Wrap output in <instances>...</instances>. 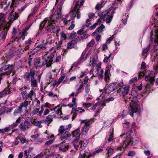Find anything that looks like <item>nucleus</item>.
<instances>
[{
    "label": "nucleus",
    "mask_w": 158,
    "mask_h": 158,
    "mask_svg": "<svg viewBox=\"0 0 158 158\" xmlns=\"http://www.w3.org/2000/svg\"><path fill=\"white\" fill-rule=\"evenodd\" d=\"M115 8L111 7L108 10L104 11H99L98 16L101 19L105 20L106 23H110L113 17L114 14L115 13Z\"/></svg>",
    "instance_id": "obj_1"
},
{
    "label": "nucleus",
    "mask_w": 158,
    "mask_h": 158,
    "mask_svg": "<svg viewBox=\"0 0 158 158\" xmlns=\"http://www.w3.org/2000/svg\"><path fill=\"white\" fill-rule=\"evenodd\" d=\"M129 100H131V102L130 103V108L129 110V113L132 117H133V113H135L137 111L139 114L140 112V109H138V106L137 104V100L136 97H134V99H132V97H130L129 98Z\"/></svg>",
    "instance_id": "obj_2"
},
{
    "label": "nucleus",
    "mask_w": 158,
    "mask_h": 158,
    "mask_svg": "<svg viewBox=\"0 0 158 158\" xmlns=\"http://www.w3.org/2000/svg\"><path fill=\"white\" fill-rule=\"evenodd\" d=\"M32 119L28 117L23 122L21 123L19 125V127L20 130L25 132L32 125Z\"/></svg>",
    "instance_id": "obj_3"
},
{
    "label": "nucleus",
    "mask_w": 158,
    "mask_h": 158,
    "mask_svg": "<svg viewBox=\"0 0 158 158\" xmlns=\"http://www.w3.org/2000/svg\"><path fill=\"white\" fill-rule=\"evenodd\" d=\"M52 15L49 18H46L41 23L40 25L39 30H41L44 27L46 28L48 26H50L51 24H55L57 22V20L59 19L55 18L53 21L52 19Z\"/></svg>",
    "instance_id": "obj_4"
},
{
    "label": "nucleus",
    "mask_w": 158,
    "mask_h": 158,
    "mask_svg": "<svg viewBox=\"0 0 158 158\" xmlns=\"http://www.w3.org/2000/svg\"><path fill=\"white\" fill-rule=\"evenodd\" d=\"M145 74L144 72H140L139 73V77H144V75H145V80L148 81L151 84H153L155 81L154 77L151 76L153 73L152 71L148 70L146 72V70H145Z\"/></svg>",
    "instance_id": "obj_5"
},
{
    "label": "nucleus",
    "mask_w": 158,
    "mask_h": 158,
    "mask_svg": "<svg viewBox=\"0 0 158 158\" xmlns=\"http://www.w3.org/2000/svg\"><path fill=\"white\" fill-rule=\"evenodd\" d=\"M94 122V119H85L82 120L81 124L85 123V125L81 129V133L82 135H86L88 132L89 128L90 127V125Z\"/></svg>",
    "instance_id": "obj_6"
},
{
    "label": "nucleus",
    "mask_w": 158,
    "mask_h": 158,
    "mask_svg": "<svg viewBox=\"0 0 158 158\" xmlns=\"http://www.w3.org/2000/svg\"><path fill=\"white\" fill-rule=\"evenodd\" d=\"M48 60H46L43 58L42 60L41 61L38 58H35L34 60V64L36 68L38 67H42L46 66V67H48L47 65V62L49 61Z\"/></svg>",
    "instance_id": "obj_7"
},
{
    "label": "nucleus",
    "mask_w": 158,
    "mask_h": 158,
    "mask_svg": "<svg viewBox=\"0 0 158 158\" xmlns=\"http://www.w3.org/2000/svg\"><path fill=\"white\" fill-rule=\"evenodd\" d=\"M63 4V1H61L58 5L57 9L54 12L53 15H52V19L53 21H54V19L55 18L59 19L60 18L61 16V10Z\"/></svg>",
    "instance_id": "obj_8"
},
{
    "label": "nucleus",
    "mask_w": 158,
    "mask_h": 158,
    "mask_svg": "<svg viewBox=\"0 0 158 158\" xmlns=\"http://www.w3.org/2000/svg\"><path fill=\"white\" fill-rule=\"evenodd\" d=\"M49 51H53V52L51 53L49 56L47 57V58H44L45 59L48 60H50L49 61L47 62V65L49 67L51 66L52 63L53 61L54 58H55V56H56L55 48H52L50 49Z\"/></svg>",
    "instance_id": "obj_9"
},
{
    "label": "nucleus",
    "mask_w": 158,
    "mask_h": 158,
    "mask_svg": "<svg viewBox=\"0 0 158 158\" xmlns=\"http://www.w3.org/2000/svg\"><path fill=\"white\" fill-rule=\"evenodd\" d=\"M35 75V71L33 69H30L29 72H26L23 76L26 80L29 81L34 78Z\"/></svg>",
    "instance_id": "obj_10"
},
{
    "label": "nucleus",
    "mask_w": 158,
    "mask_h": 158,
    "mask_svg": "<svg viewBox=\"0 0 158 158\" xmlns=\"http://www.w3.org/2000/svg\"><path fill=\"white\" fill-rule=\"evenodd\" d=\"M129 90V86L127 85H124L121 88H120L118 90V92L120 95L124 96L128 94Z\"/></svg>",
    "instance_id": "obj_11"
},
{
    "label": "nucleus",
    "mask_w": 158,
    "mask_h": 158,
    "mask_svg": "<svg viewBox=\"0 0 158 158\" xmlns=\"http://www.w3.org/2000/svg\"><path fill=\"white\" fill-rule=\"evenodd\" d=\"M30 27H27L24 29H23L22 31L19 32L18 35L17 37L19 40L22 39L24 40L25 38V36L27 34V31L29 29Z\"/></svg>",
    "instance_id": "obj_12"
},
{
    "label": "nucleus",
    "mask_w": 158,
    "mask_h": 158,
    "mask_svg": "<svg viewBox=\"0 0 158 158\" xmlns=\"http://www.w3.org/2000/svg\"><path fill=\"white\" fill-rule=\"evenodd\" d=\"M53 24H51L50 26H48L47 27H46V30L48 32L55 33L59 31V27L58 26Z\"/></svg>",
    "instance_id": "obj_13"
},
{
    "label": "nucleus",
    "mask_w": 158,
    "mask_h": 158,
    "mask_svg": "<svg viewBox=\"0 0 158 158\" xmlns=\"http://www.w3.org/2000/svg\"><path fill=\"white\" fill-rule=\"evenodd\" d=\"M80 128H78L73 132V137H76V138L73 141V143H77L78 140L79 139V138H80Z\"/></svg>",
    "instance_id": "obj_14"
},
{
    "label": "nucleus",
    "mask_w": 158,
    "mask_h": 158,
    "mask_svg": "<svg viewBox=\"0 0 158 158\" xmlns=\"http://www.w3.org/2000/svg\"><path fill=\"white\" fill-rule=\"evenodd\" d=\"M71 127V125L70 124H69L66 128H65L63 126H60L58 130L59 135L64 134L70 130Z\"/></svg>",
    "instance_id": "obj_15"
},
{
    "label": "nucleus",
    "mask_w": 158,
    "mask_h": 158,
    "mask_svg": "<svg viewBox=\"0 0 158 158\" xmlns=\"http://www.w3.org/2000/svg\"><path fill=\"white\" fill-rule=\"evenodd\" d=\"M18 17V14L13 11L9 14L8 19L10 22L11 23L14 20L17 19Z\"/></svg>",
    "instance_id": "obj_16"
},
{
    "label": "nucleus",
    "mask_w": 158,
    "mask_h": 158,
    "mask_svg": "<svg viewBox=\"0 0 158 158\" xmlns=\"http://www.w3.org/2000/svg\"><path fill=\"white\" fill-rule=\"evenodd\" d=\"M133 133V131L132 130H130L127 132L126 134H124L122 135H121L120 138L117 140V142H119L123 138L126 139H128L130 138L131 136V134Z\"/></svg>",
    "instance_id": "obj_17"
},
{
    "label": "nucleus",
    "mask_w": 158,
    "mask_h": 158,
    "mask_svg": "<svg viewBox=\"0 0 158 158\" xmlns=\"http://www.w3.org/2000/svg\"><path fill=\"white\" fill-rule=\"evenodd\" d=\"M79 2H77L76 3L73 10L74 11L70 15V19H71V20L74 19L76 17L77 14L78 13V11L79 9Z\"/></svg>",
    "instance_id": "obj_18"
},
{
    "label": "nucleus",
    "mask_w": 158,
    "mask_h": 158,
    "mask_svg": "<svg viewBox=\"0 0 158 158\" xmlns=\"http://www.w3.org/2000/svg\"><path fill=\"white\" fill-rule=\"evenodd\" d=\"M62 106H66L64 104H59L55 108L50 109L51 110H54L56 112V114L59 116L61 115L62 114L61 108Z\"/></svg>",
    "instance_id": "obj_19"
},
{
    "label": "nucleus",
    "mask_w": 158,
    "mask_h": 158,
    "mask_svg": "<svg viewBox=\"0 0 158 158\" xmlns=\"http://www.w3.org/2000/svg\"><path fill=\"white\" fill-rule=\"evenodd\" d=\"M117 82L110 84L106 89V92L108 93H110L114 90L116 89H117Z\"/></svg>",
    "instance_id": "obj_20"
},
{
    "label": "nucleus",
    "mask_w": 158,
    "mask_h": 158,
    "mask_svg": "<svg viewBox=\"0 0 158 158\" xmlns=\"http://www.w3.org/2000/svg\"><path fill=\"white\" fill-rule=\"evenodd\" d=\"M48 43V41L47 40H46L45 42L44 41L43 43L38 45L37 47L35 48V49L37 51L44 50L47 48V45Z\"/></svg>",
    "instance_id": "obj_21"
},
{
    "label": "nucleus",
    "mask_w": 158,
    "mask_h": 158,
    "mask_svg": "<svg viewBox=\"0 0 158 158\" xmlns=\"http://www.w3.org/2000/svg\"><path fill=\"white\" fill-rule=\"evenodd\" d=\"M10 89L8 88H6L2 92H0V98L10 93Z\"/></svg>",
    "instance_id": "obj_22"
},
{
    "label": "nucleus",
    "mask_w": 158,
    "mask_h": 158,
    "mask_svg": "<svg viewBox=\"0 0 158 158\" xmlns=\"http://www.w3.org/2000/svg\"><path fill=\"white\" fill-rule=\"evenodd\" d=\"M105 28V26L102 24L95 30V31L92 33V35L93 36H95L96 34H97L98 33L101 32L102 31V30Z\"/></svg>",
    "instance_id": "obj_23"
},
{
    "label": "nucleus",
    "mask_w": 158,
    "mask_h": 158,
    "mask_svg": "<svg viewBox=\"0 0 158 158\" xmlns=\"http://www.w3.org/2000/svg\"><path fill=\"white\" fill-rule=\"evenodd\" d=\"M97 62V58L95 56H94L92 58L90 57V62L89 65L92 66L94 67L95 65Z\"/></svg>",
    "instance_id": "obj_24"
},
{
    "label": "nucleus",
    "mask_w": 158,
    "mask_h": 158,
    "mask_svg": "<svg viewBox=\"0 0 158 158\" xmlns=\"http://www.w3.org/2000/svg\"><path fill=\"white\" fill-rule=\"evenodd\" d=\"M76 87H78L77 90V93L75 96L78 95V94L81 92V89L83 87L84 84L82 82H80L79 84L76 85Z\"/></svg>",
    "instance_id": "obj_25"
},
{
    "label": "nucleus",
    "mask_w": 158,
    "mask_h": 158,
    "mask_svg": "<svg viewBox=\"0 0 158 158\" xmlns=\"http://www.w3.org/2000/svg\"><path fill=\"white\" fill-rule=\"evenodd\" d=\"M128 144H129V141L127 140H125L124 141L123 144H122V143L120 144V145L118 147H117V149L121 150V149L122 148H126Z\"/></svg>",
    "instance_id": "obj_26"
},
{
    "label": "nucleus",
    "mask_w": 158,
    "mask_h": 158,
    "mask_svg": "<svg viewBox=\"0 0 158 158\" xmlns=\"http://www.w3.org/2000/svg\"><path fill=\"white\" fill-rule=\"evenodd\" d=\"M31 42L32 41L31 38L29 39L28 40L25 41V48H24L23 51L24 50L26 51L29 49V46L30 45Z\"/></svg>",
    "instance_id": "obj_27"
},
{
    "label": "nucleus",
    "mask_w": 158,
    "mask_h": 158,
    "mask_svg": "<svg viewBox=\"0 0 158 158\" xmlns=\"http://www.w3.org/2000/svg\"><path fill=\"white\" fill-rule=\"evenodd\" d=\"M12 57L11 55L6 54L2 58V60L4 62H7Z\"/></svg>",
    "instance_id": "obj_28"
},
{
    "label": "nucleus",
    "mask_w": 158,
    "mask_h": 158,
    "mask_svg": "<svg viewBox=\"0 0 158 158\" xmlns=\"http://www.w3.org/2000/svg\"><path fill=\"white\" fill-rule=\"evenodd\" d=\"M13 64L10 65V64H8L7 65L6 64L2 65L1 67L0 68V71H1L3 70L6 71V70L10 69V67H13Z\"/></svg>",
    "instance_id": "obj_29"
},
{
    "label": "nucleus",
    "mask_w": 158,
    "mask_h": 158,
    "mask_svg": "<svg viewBox=\"0 0 158 158\" xmlns=\"http://www.w3.org/2000/svg\"><path fill=\"white\" fill-rule=\"evenodd\" d=\"M23 107L20 106L18 108H16L14 112V115H16V114H20L23 112Z\"/></svg>",
    "instance_id": "obj_30"
},
{
    "label": "nucleus",
    "mask_w": 158,
    "mask_h": 158,
    "mask_svg": "<svg viewBox=\"0 0 158 158\" xmlns=\"http://www.w3.org/2000/svg\"><path fill=\"white\" fill-rule=\"evenodd\" d=\"M30 102L31 101H25L21 103L20 105L21 106L23 107L24 110H25V112L26 111L27 109V106L28 104H30Z\"/></svg>",
    "instance_id": "obj_31"
},
{
    "label": "nucleus",
    "mask_w": 158,
    "mask_h": 158,
    "mask_svg": "<svg viewBox=\"0 0 158 158\" xmlns=\"http://www.w3.org/2000/svg\"><path fill=\"white\" fill-rule=\"evenodd\" d=\"M29 81L31 82V86L32 87L33 89H34V87H37V81L35 79V77Z\"/></svg>",
    "instance_id": "obj_32"
},
{
    "label": "nucleus",
    "mask_w": 158,
    "mask_h": 158,
    "mask_svg": "<svg viewBox=\"0 0 158 158\" xmlns=\"http://www.w3.org/2000/svg\"><path fill=\"white\" fill-rule=\"evenodd\" d=\"M103 151L102 148H99L97 150L94 151L93 153H91L89 155V156L87 158H89L90 156H95L97 153H98L102 152Z\"/></svg>",
    "instance_id": "obj_33"
},
{
    "label": "nucleus",
    "mask_w": 158,
    "mask_h": 158,
    "mask_svg": "<svg viewBox=\"0 0 158 158\" xmlns=\"http://www.w3.org/2000/svg\"><path fill=\"white\" fill-rule=\"evenodd\" d=\"M42 123V122L40 121H36L34 120L32 122V124L35 126L38 127L39 128H41L42 127V126L41 125Z\"/></svg>",
    "instance_id": "obj_34"
},
{
    "label": "nucleus",
    "mask_w": 158,
    "mask_h": 158,
    "mask_svg": "<svg viewBox=\"0 0 158 158\" xmlns=\"http://www.w3.org/2000/svg\"><path fill=\"white\" fill-rule=\"evenodd\" d=\"M78 110L75 108H74V107L72 109V110L71 112V114H73V116L72 117V119H73L77 116V113H76L77 112Z\"/></svg>",
    "instance_id": "obj_35"
},
{
    "label": "nucleus",
    "mask_w": 158,
    "mask_h": 158,
    "mask_svg": "<svg viewBox=\"0 0 158 158\" xmlns=\"http://www.w3.org/2000/svg\"><path fill=\"white\" fill-rule=\"evenodd\" d=\"M69 14H67L65 17V18L64 19L63 23L65 25H66L69 23H70L71 19H69Z\"/></svg>",
    "instance_id": "obj_36"
},
{
    "label": "nucleus",
    "mask_w": 158,
    "mask_h": 158,
    "mask_svg": "<svg viewBox=\"0 0 158 158\" xmlns=\"http://www.w3.org/2000/svg\"><path fill=\"white\" fill-rule=\"evenodd\" d=\"M85 141H81L79 143V145L80 146V147L82 149L85 148L86 146L87 143Z\"/></svg>",
    "instance_id": "obj_37"
},
{
    "label": "nucleus",
    "mask_w": 158,
    "mask_h": 158,
    "mask_svg": "<svg viewBox=\"0 0 158 158\" xmlns=\"http://www.w3.org/2000/svg\"><path fill=\"white\" fill-rule=\"evenodd\" d=\"M52 121V115H49L46 117V122L48 124H50Z\"/></svg>",
    "instance_id": "obj_38"
},
{
    "label": "nucleus",
    "mask_w": 158,
    "mask_h": 158,
    "mask_svg": "<svg viewBox=\"0 0 158 158\" xmlns=\"http://www.w3.org/2000/svg\"><path fill=\"white\" fill-rule=\"evenodd\" d=\"M137 142V141L136 139L131 138L129 141V143L130 145H134L136 144Z\"/></svg>",
    "instance_id": "obj_39"
},
{
    "label": "nucleus",
    "mask_w": 158,
    "mask_h": 158,
    "mask_svg": "<svg viewBox=\"0 0 158 158\" xmlns=\"http://www.w3.org/2000/svg\"><path fill=\"white\" fill-rule=\"evenodd\" d=\"M79 64V62H77L74 63L72 65V67L70 70V71L71 70L73 71L75 69V68L77 67L78 65Z\"/></svg>",
    "instance_id": "obj_40"
},
{
    "label": "nucleus",
    "mask_w": 158,
    "mask_h": 158,
    "mask_svg": "<svg viewBox=\"0 0 158 158\" xmlns=\"http://www.w3.org/2000/svg\"><path fill=\"white\" fill-rule=\"evenodd\" d=\"M151 46V44H149L148 45L147 47H146L145 48H144L143 50L142 53H143V55L145 54H146L147 53V52H148V50H149L150 47Z\"/></svg>",
    "instance_id": "obj_41"
},
{
    "label": "nucleus",
    "mask_w": 158,
    "mask_h": 158,
    "mask_svg": "<svg viewBox=\"0 0 158 158\" xmlns=\"http://www.w3.org/2000/svg\"><path fill=\"white\" fill-rule=\"evenodd\" d=\"M14 69L13 68H11L8 71L5 72L4 73H2V76H3L4 75L5 76H8L10 75L11 73L13 72Z\"/></svg>",
    "instance_id": "obj_42"
},
{
    "label": "nucleus",
    "mask_w": 158,
    "mask_h": 158,
    "mask_svg": "<svg viewBox=\"0 0 158 158\" xmlns=\"http://www.w3.org/2000/svg\"><path fill=\"white\" fill-rule=\"evenodd\" d=\"M21 119V117H19L16 121L15 123H14L12 124V127H16L18 124L20 122Z\"/></svg>",
    "instance_id": "obj_43"
},
{
    "label": "nucleus",
    "mask_w": 158,
    "mask_h": 158,
    "mask_svg": "<svg viewBox=\"0 0 158 158\" xmlns=\"http://www.w3.org/2000/svg\"><path fill=\"white\" fill-rule=\"evenodd\" d=\"M6 17L4 14L3 13L0 14V23H2L5 20Z\"/></svg>",
    "instance_id": "obj_44"
},
{
    "label": "nucleus",
    "mask_w": 158,
    "mask_h": 158,
    "mask_svg": "<svg viewBox=\"0 0 158 158\" xmlns=\"http://www.w3.org/2000/svg\"><path fill=\"white\" fill-rule=\"evenodd\" d=\"M87 156L86 153L83 152L82 150H81L80 152V155L78 158H84Z\"/></svg>",
    "instance_id": "obj_45"
},
{
    "label": "nucleus",
    "mask_w": 158,
    "mask_h": 158,
    "mask_svg": "<svg viewBox=\"0 0 158 158\" xmlns=\"http://www.w3.org/2000/svg\"><path fill=\"white\" fill-rule=\"evenodd\" d=\"M10 130L9 127H6L3 129H0V134L8 132L10 131Z\"/></svg>",
    "instance_id": "obj_46"
},
{
    "label": "nucleus",
    "mask_w": 158,
    "mask_h": 158,
    "mask_svg": "<svg viewBox=\"0 0 158 158\" xmlns=\"http://www.w3.org/2000/svg\"><path fill=\"white\" fill-rule=\"evenodd\" d=\"M40 6V4H38L35 6L33 8H32L31 9V12L35 14V12L37 11V10L39 8Z\"/></svg>",
    "instance_id": "obj_47"
},
{
    "label": "nucleus",
    "mask_w": 158,
    "mask_h": 158,
    "mask_svg": "<svg viewBox=\"0 0 158 158\" xmlns=\"http://www.w3.org/2000/svg\"><path fill=\"white\" fill-rule=\"evenodd\" d=\"M114 134L113 132L111 133L109 136V137L108 139V141L109 142H111L114 139Z\"/></svg>",
    "instance_id": "obj_48"
},
{
    "label": "nucleus",
    "mask_w": 158,
    "mask_h": 158,
    "mask_svg": "<svg viewBox=\"0 0 158 158\" xmlns=\"http://www.w3.org/2000/svg\"><path fill=\"white\" fill-rule=\"evenodd\" d=\"M103 2H102L101 4H97L95 6V9L98 10L103 7Z\"/></svg>",
    "instance_id": "obj_49"
},
{
    "label": "nucleus",
    "mask_w": 158,
    "mask_h": 158,
    "mask_svg": "<svg viewBox=\"0 0 158 158\" xmlns=\"http://www.w3.org/2000/svg\"><path fill=\"white\" fill-rule=\"evenodd\" d=\"M40 109L38 108L35 109L31 112V114L33 115H35L36 114L38 113H39Z\"/></svg>",
    "instance_id": "obj_50"
},
{
    "label": "nucleus",
    "mask_w": 158,
    "mask_h": 158,
    "mask_svg": "<svg viewBox=\"0 0 158 158\" xmlns=\"http://www.w3.org/2000/svg\"><path fill=\"white\" fill-rule=\"evenodd\" d=\"M135 152L134 151H130L127 154V156H135Z\"/></svg>",
    "instance_id": "obj_51"
},
{
    "label": "nucleus",
    "mask_w": 158,
    "mask_h": 158,
    "mask_svg": "<svg viewBox=\"0 0 158 158\" xmlns=\"http://www.w3.org/2000/svg\"><path fill=\"white\" fill-rule=\"evenodd\" d=\"M124 85L123 81H121L118 83H117L116 88H121V87H123Z\"/></svg>",
    "instance_id": "obj_52"
},
{
    "label": "nucleus",
    "mask_w": 158,
    "mask_h": 158,
    "mask_svg": "<svg viewBox=\"0 0 158 158\" xmlns=\"http://www.w3.org/2000/svg\"><path fill=\"white\" fill-rule=\"evenodd\" d=\"M60 38L61 39L65 40L67 38V36L64 32H62L60 33Z\"/></svg>",
    "instance_id": "obj_53"
},
{
    "label": "nucleus",
    "mask_w": 158,
    "mask_h": 158,
    "mask_svg": "<svg viewBox=\"0 0 158 158\" xmlns=\"http://www.w3.org/2000/svg\"><path fill=\"white\" fill-rule=\"evenodd\" d=\"M85 91L86 93H88L90 91V85L88 84L86 85L85 88Z\"/></svg>",
    "instance_id": "obj_54"
},
{
    "label": "nucleus",
    "mask_w": 158,
    "mask_h": 158,
    "mask_svg": "<svg viewBox=\"0 0 158 158\" xmlns=\"http://www.w3.org/2000/svg\"><path fill=\"white\" fill-rule=\"evenodd\" d=\"M73 41L70 42L67 45V48L69 49H71L74 46V44L73 43Z\"/></svg>",
    "instance_id": "obj_55"
},
{
    "label": "nucleus",
    "mask_w": 158,
    "mask_h": 158,
    "mask_svg": "<svg viewBox=\"0 0 158 158\" xmlns=\"http://www.w3.org/2000/svg\"><path fill=\"white\" fill-rule=\"evenodd\" d=\"M19 139L20 140L22 143L23 144L25 143H28V141L27 140H26L24 138L21 137L19 138Z\"/></svg>",
    "instance_id": "obj_56"
},
{
    "label": "nucleus",
    "mask_w": 158,
    "mask_h": 158,
    "mask_svg": "<svg viewBox=\"0 0 158 158\" xmlns=\"http://www.w3.org/2000/svg\"><path fill=\"white\" fill-rule=\"evenodd\" d=\"M137 80V77H135L134 78H132L129 81L130 84H131L134 83L135 81H136Z\"/></svg>",
    "instance_id": "obj_57"
},
{
    "label": "nucleus",
    "mask_w": 158,
    "mask_h": 158,
    "mask_svg": "<svg viewBox=\"0 0 158 158\" xmlns=\"http://www.w3.org/2000/svg\"><path fill=\"white\" fill-rule=\"evenodd\" d=\"M44 106L43 104L41 106V110L39 111V114L40 116H41L42 114L43 113L44 111Z\"/></svg>",
    "instance_id": "obj_58"
},
{
    "label": "nucleus",
    "mask_w": 158,
    "mask_h": 158,
    "mask_svg": "<svg viewBox=\"0 0 158 158\" xmlns=\"http://www.w3.org/2000/svg\"><path fill=\"white\" fill-rule=\"evenodd\" d=\"M33 89H32L29 93L27 94V96L28 97H29L30 98H32V96L35 93L33 90Z\"/></svg>",
    "instance_id": "obj_59"
},
{
    "label": "nucleus",
    "mask_w": 158,
    "mask_h": 158,
    "mask_svg": "<svg viewBox=\"0 0 158 158\" xmlns=\"http://www.w3.org/2000/svg\"><path fill=\"white\" fill-rule=\"evenodd\" d=\"M94 44V40H92L91 41L88 43L87 46L89 47H92Z\"/></svg>",
    "instance_id": "obj_60"
},
{
    "label": "nucleus",
    "mask_w": 158,
    "mask_h": 158,
    "mask_svg": "<svg viewBox=\"0 0 158 158\" xmlns=\"http://www.w3.org/2000/svg\"><path fill=\"white\" fill-rule=\"evenodd\" d=\"M82 106L84 108H88L90 106L91 104L90 103H86L83 102Z\"/></svg>",
    "instance_id": "obj_61"
},
{
    "label": "nucleus",
    "mask_w": 158,
    "mask_h": 158,
    "mask_svg": "<svg viewBox=\"0 0 158 158\" xmlns=\"http://www.w3.org/2000/svg\"><path fill=\"white\" fill-rule=\"evenodd\" d=\"M77 35V34L76 33L74 32L72 33H71L69 36V39H72L74 38L75 37H76Z\"/></svg>",
    "instance_id": "obj_62"
},
{
    "label": "nucleus",
    "mask_w": 158,
    "mask_h": 158,
    "mask_svg": "<svg viewBox=\"0 0 158 158\" xmlns=\"http://www.w3.org/2000/svg\"><path fill=\"white\" fill-rule=\"evenodd\" d=\"M72 24L71 26L69 27V29L70 30H73L75 27V24H74V22L72 21L71 22Z\"/></svg>",
    "instance_id": "obj_63"
},
{
    "label": "nucleus",
    "mask_w": 158,
    "mask_h": 158,
    "mask_svg": "<svg viewBox=\"0 0 158 158\" xmlns=\"http://www.w3.org/2000/svg\"><path fill=\"white\" fill-rule=\"evenodd\" d=\"M61 57L60 56H56V57L54 58L53 61H56V62H58L59 61V60L61 59Z\"/></svg>",
    "instance_id": "obj_64"
}]
</instances>
